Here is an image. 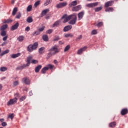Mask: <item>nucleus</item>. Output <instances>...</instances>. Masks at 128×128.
I'll return each mask as SVG.
<instances>
[{
    "label": "nucleus",
    "instance_id": "obj_1",
    "mask_svg": "<svg viewBox=\"0 0 128 128\" xmlns=\"http://www.w3.org/2000/svg\"><path fill=\"white\" fill-rule=\"evenodd\" d=\"M62 18L64 19L63 21L64 24L68 22V20H72L69 22L70 24H76V20H78L76 15V14H72V15H70L69 16H68L67 14H64L62 16Z\"/></svg>",
    "mask_w": 128,
    "mask_h": 128
},
{
    "label": "nucleus",
    "instance_id": "obj_2",
    "mask_svg": "<svg viewBox=\"0 0 128 128\" xmlns=\"http://www.w3.org/2000/svg\"><path fill=\"white\" fill-rule=\"evenodd\" d=\"M8 28V24L3 25L0 28V34L1 36H4L2 38V40L6 42L8 38V36L6 35V28Z\"/></svg>",
    "mask_w": 128,
    "mask_h": 128
},
{
    "label": "nucleus",
    "instance_id": "obj_3",
    "mask_svg": "<svg viewBox=\"0 0 128 128\" xmlns=\"http://www.w3.org/2000/svg\"><path fill=\"white\" fill-rule=\"evenodd\" d=\"M38 42H35L34 44H30L27 47V50L29 52H32L34 50H36L38 48Z\"/></svg>",
    "mask_w": 128,
    "mask_h": 128
},
{
    "label": "nucleus",
    "instance_id": "obj_4",
    "mask_svg": "<svg viewBox=\"0 0 128 128\" xmlns=\"http://www.w3.org/2000/svg\"><path fill=\"white\" fill-rule=\"evenodd\" d=\"M54 66H52V64H48L46 67H44L41 70V72L42 74H46V72L47 70H48L50 68L52 70V68H54Z\"/></svg>",
    "mask_w": 128,
    "mask_h": 128
},
{
    "label": "nucleus",
    "instance_id": "obj_5",
    "mask_svg": "<svg viewBox=\"0 0 128 128\" xmlns=\"http://www.w3.org/2000/svg\"><path fill=\"white\" fill-rule=\"evenodd\" d=\"M18 102V98H14L12 99H10L8 102H7V106H12L14 104H16Z\"/></svg>",
    "mask_w": 128,
    "mask_h": 128
},
{
    "label": "nucleus",
    "instance_id": "obj_6",
    "mask_svg": "<svg viewBox=\"0 0 128 128\" xmlns=\"http://www.w3.org/2000/svg\"><path fill=\"white\" fill-rule=\"evenodd\" d=\"M49 52H52V54H56L60 52V50L56 46H54L49 50Z\"/></svg>",
    "mask_w": 128,
    "mask_h": 128
},
{
    "label": "nucleus",
    "instance_id": "obj_7",
    "mask_svg": "<svg viewBox=\"0 0 128 128\" xmlns=\"http://www.w3.org/2000/svg\"><path fill=\"white\" fill-rule=\"evenodd\" d=\"M68 6V2H62L57 4L56 6V8H64V6Z\"/></svg>",
    "mask_w": 128,
    "mask_h": 128
},
{
    "label": "nucleus",
    "instance_id": "obj_8",
    "mask_svg": "<svg viewBox=\"0 0 128 128\" xmlns=\"http://www.w3.org/2000/svg\"><path fill=\"white\" fill-rule=\"evenodd\" d=\"M82 6L78 5L76 6L73 7L72 10V12H78L79 10H80Z\"/></svg>",
    "mask_w": 128,
    "mask_h": 128
},
{
    "label": "nucleus",
    "instance_id": "obj_9",
    "mask_svg": "<svg viewBox=\"0 0 128 128\" xmlns=\"http://www.w3.org/2000/svg\"><path fill=\"white\" fill-rule=\"evenodd\" d=\"M98 4V2H96L94 3H90L86 4L87 8H94V6H96Z\"/></svg>",
    "mask_w": 128,
    "mask_h": 128
},
{
    "label": "nucleus",
    "instance_id": "obj_10",
    "mask_svg": "<svg viewBox=\"0 0 128 128\" xmlns=\"http://www.w3.org/2000/svg\"><path fill=\"white\" fill-rule=\"evenodd\" d=\"M86 48H88V47L86 46H84L83 48H80L78 50V54H82V52H84V50H86Z\"/></svg>",
    "mask_w": 128,
    "mask_h": 128
},
{
    "label": "nucleus",
    "instance_id": "obj_11",
    "mask_svg": "<svg viewBox=\"0 0 128 128\" xmlns=\"http://www.w3.org/2000/svg\"><path fill=\"white\" fill-rule=\"evenodd\" d=\"M113 4H114V1L112 0L108 1L105 3L104 7L108 8L109 6H112Z\"/></svg>",
    "mask_w": 128,
    "mask_h": 128
},
{
    "label": "nucleus",
    "instance_id": "obj_12",
    "mask_svg": "<svg viewBox=\"0 0 128 128\" xmlns=\"http://www.w3.org/2000/svg\"><path fill=\"white\" fill-rule=\"evenodd\" d=\"M22 82H24V84H30V80L27 77L23 78Z\"/></svg>",
    "mask_w": 128,
    "mask_h": 128
},
{
    "label": "nucleus",
    "instance_id": "obj_13",
    "mask_svg": "<svg viewBox=\"0 0 128 128\" xmlns=\"http://www.w3.org/2000/svg\"><path fill=\"white\" fill-rule=\"evenodd\" d=\"M26 66H26V64H24L23 65L18 66V67H17L16 68V70H24V68H26Z\"/></svg>",
    "mask_w": 128,
    "mask_h": 128
},
{
    "label": "nucleus",
    "instance_id": "obj_14",
    "mask_svg": "<svg viewBox=\"0 0 128 128\" xmlns=\"http://www.w3.org/2000/svg\"><path fill=\"white\" fill-rule=\"evenodd\" d=\"M32 60V56H30L27 58V64H26L28 66H30V60Z\"/></svg>",
    "mask_w": 128,
    "mask_h": 128
},
{
    "label": "nucleus",
    "instance_id": "obj_15",
    "mask_svg": "<svg viewBox=\"0 0 128 128\" xmlns=\"http://www.w3.org/2000/svg\"><path fill=\"white\" fill-rule=\"evenodd\" d=\"M84 12H81L78 14V20H80L82 18H84Z\"/></svg>",
    "mask_w": 128,
    "mask_h": 128
},
{
    "label": "nucleus",
    "instance_id": "obj_16",
    "mask_svg": "<svg viewBox=\"0 0 128 128\" xmlns=\"http://www.w3.org/2000/svg\"><path fill=\"white\" fill-rule=\"evenodd\" d=\"M128 113V110L126 108H124L121 111V114L122 116H125Z\"/></svg>",
    "mask_w": 128,
    "mask_h": 128
},
{
    "label": "nucleus",
    "instance_id": "obj_17",
    "mask_svg": "<svg viewBox=\"0 0 128 128\" xmlns=\"http://www.w3.org/2000/svg\"><path fill=\"white\" fill-rule=\"evenodd\" d=\"M72 26H68L64 28V32H68L70 30H72Z\"/></svg>",
    "mask_w": 128,
    "mask_h": 128
},
{
    "label": "nucleus",
    "instance_id": "obj_18",
    "mask_svg": "<svg viewBox=\"0 0 128 128\" xmlns=\"http://www.w3.org/2000/svg\"><path fill=\"white\" fill-rule=\"evenodd\" d=\"M18 22H16L15 24L12 26L11 28L12 30H16L18 28Z\"/></svg>",
    "mask_w": 128,
    "mask_h": 128
},
{
    "label": "nucleus",
    "instance_id": "obj_19",
    "mask_svg": "<svg viewBox=\"0 0 128 128\" xmlns=\"http://www.w3.org/2000/svg\"><path fill=\"white\" fill-rule=\"evenodd\" d=\"M42 68V65H38L35 68V72H38L40 70V69Z\"/></svg>",
    "mask_w": 128,
    "mask_h": 128
},
{
    "label": "nucleus",
    "instance_id": "obj_20",
    "mask_svg": "<svg viewBox=\"0 0 128 128\" xmlns=\"http://www.w3.org/2000/svg\"><path fill=\"white\" fill-rule=\"evenodd\" d=\"M48 12H50V9H46L44 10L41 14L42 16H46V13Z\"/></svg>",
    "mask_w": 128,
    "mask_h": 128
},
{
    "label": "nucleus",
    "instance_id": "obj_21",
    "mask_svg": "<svg viewBox=\"0 0 128 128\" xmlns=\"http://www.w3.org/2000/svg\"><path fill=\"white\" fill-rule=\"evenodd\" d=\"M44 50H46V48H44V47H42L40 48L38 50L39 54H42L44 52Z\"/></svg>",
    "mask_w": 128,
    "mask_h": 128
},
{
    "label": "nucleus",
    "instance_id": "obj_22",
    "mask_svg": "<svg viewBox=\"0 0 128 128\" xmlns=\"http://www.w3.org/2000/svg\"><path fill=\"white\" fill-rule=\"evenodd\" d=\"M20 56V53H18L16 54H12L11 56V58H18V56Z\"/></svg>",
    "mask_w": 128,
    "mask_h": 128
},
{
    "label": "nucleus",
    "instance_id": "obj_23",
    "mask_svg": "<svg viewBox=\"0 0 128 128\" xmlns=\"http://www.w3.org/2000/svg\"><path fill=\"white\" fill-rule=\"evenodd\" d=\"M8 52H10L9 50H6L4 51L3 52H2V53H0V56H4V54H8Z\"/></svg>",
    "mask_w": 128,
    "mask_h": 128
},
{
    "label": "nucleus",
    "instance_id": "obj_24",
    "mask_svg": "<svg viewBox=\"0 0 128 128\" xmlns=\"http://www.w3.org/2000/svg\"><path fill=\"white\" fill-rule=\"evenodd\" d=\"M116 126V122H112L109 124V128H115Z\"/></svg>",
    "mask_w": 128,
    "mask_h": 128
},
{
    "label": "nucleus",
    "instance_id": "obj_25",
    "mask_svg": "<svg viewBox=\"0 0 128 128\" xmlns=\"http://www.w3.org/2000/svg\"><path fill=\"white\" fill-rule=\"evenodd\" d=\"M32 4L29 5L26 8V12H32Z\"/></svg>",
    "mask_w": 128,
    "mask_h": 128
},
{
    "label": "nucleus",
    "instance_id": "obj_26",
    "mask_svg": "<svg viewBox=\"0 0 128 128\" xmlns=\"http://www.w3.org/2000/svg\"><path fill=\"white\" fill-rule=\"evenodd\" d=\"M17 40H18V42H22L24 40V36H18Z\"/></svg>",
    "mask_w": 128,
    "mask_h": 128
},
{
    "label": "nucleus",
    "instance_id": "obj_27",
    "mask_svg": "<svg viewBox=\"0 0 128 128\" xmlns=\"http://www.w3.org/2000/svg\"><path fill=\"white\" fill-rule=\"evenodd\" d=\"M52 0H46L44 4V6H48L50 4H52Z\"/></svg>",
    "mask_w": 128,
    "mask_h": 128
},
{
    "label": "nucleus",
    "instance_id": "obj_28",
    "mask_svg": "<svg viewBox=\"0 0 128 128\" xmlns=\"http://www.w3.org/2000/svg\"><path fill=\"white\" fill-rule=\"evenodd\" d=\"M16 12H18V8L16 7L13 9L12 16H16Z\"/></svg>",
    "mask_w": 128,
    "mask_h": 128
},
{
    "label": "nucleus",
    "instance_id": "obj_29",
    "mask_svg": "<svg viewBox=\"0 0 128 128\" xmlns=\"http://www.w3.org/2000/svg\"><path fill=\"white\" fill-rule=\"evenodd\" d=\"M114 8H112V7H110V8H106L105 10V12H112L114 10Z\"/></svg>",
    "mask_w": 128,
    "mask_h": 128
},
{
    "label": "nucleus",
    "instance_id": "obj_30",
    "mask_svg": "<svg viewBox=\"0 0 128 128\" xmlns=\"http://www.w3.org/2000/svg\"><path fill=\"white\" fill-rule=\"evenodd\" d=\"M42 38L44 42H48V36L47 35H43Z\"/></svg>",
    "mask_w": 128,
    "mask_h": 128
},
{
    "label": "nucleus",
    "instance_id": "obj_31",
    "mask_svg": "<svg viewBox=\"0 0 128 128\" xmlns=\"http://www.w3.org/2000/svg\"><path fill=\"white\" fill-rule=\"evenodd\" d=\"M70 48V45H68L66 46L65 47L64 49V52H66L68 51Z\"/></svg>",
    "mask_w": 128,
    "mask_h": 128
},
{
    "label": "nucleus",
    "instance_id": "obj_32",
    "mask_svg": "<svg viewBox=\"0 0 128 128\" xmlns=\"http://www.w3.org/2000/svg\"><path fill=\"white\" fill-rule=\"evenodd\" d=\"M12 22V19H8V20H5L4 21V24H10V22Z\"/></svg>",
    "mask_w": 128,
    "mask_h": 128
},
{
    "label": "nucleus",
    "instance_id": "obj_33",
    "mask_svg": "<svg viewBox=\"0 0 128 128\" xmlns=\"http://www.w3.org/2000/svg\"><path fill=\"white\" fill-rule=\"evenodd\" d=\"M74 34H67L64 35V38H72Z\"/></svg>",
    "mask_w": 128,
    "mask_h": 128
},
{
    "label": "nucleus",
    "instance_id": "obj_34",
    "mask_svg": "<svg viewBox=\"0 0 128 128\" xmlns=\"http://www.w3.org/2000/svg\"><path fill=\"white\" fill-rule=\"evenodd\" d=\"M76 4H78V2H76V0H74L71 2L70 6H76Z\"/></svg>",
    "mask_w": 128,
    "mask_h": 128
},
{
    "label": "nucleus",
    "instance_id": "obj_35",
    "mask_svg": "<svg viewBox=\"0 0 128 128\" xmlns=\"http://www.w3.org/2000/svg\"><path fill=\"white\" fill-rule=\"evenodd\" d=\"M8 70V68L6 67H1L0 68V72H6Z\"/></svg>",
    "mask_w": 128,
    "mask_h": 128
},
{
    "label": "nucleus",
    "instance_id": "obj_36",
    "mask_svg": "<svg viewBox=\"0 0 128 128\" xmlns=\"http://www.w3.org/2000/svg\"><path fill=\"white\" fill-rule=\"evenodd\" d=\"M102 10V7L100 6V7H98L94 9V10L96 12H100V10Z\"/></svg>",
    "mask_w": 128,
    "mask_h": 128
},
{
    "label": "nucleus",
    "instance_id": "obj_37",
    "mask_svg": "<svg viewBox=\"0 0 128 128\" xmlns=\"http://www.w3.org/2000/svg\"><path fill=\"white\" fill-rule=\"evenodd\" d=\"M44 28H46V27L43 26L41 28H39L38 30L40 32H44Z\"/></svg>",
    "mask_w": 128,
    "mask_h": 128
},
{
    "label": "nucleus",
    "instance_id": "obj_38",
    "mask_svg": "<svg viewBox=\"0 0 128 128\" xmlns=\"http://www.w3.org/2000/svg\"><path fill=\"white\" fill-rule=\"evenodd\" d=\"M52 55H54V54H52V52H50L48 53L47 55L46 59L50 60V58Z\"/></svg>",
    "mask_w": 128,
    "mask_h": 128
},
{
    "label": "nucleus",
    "instance_id": "obj_39",
    "mask_svg": "<svg viewBox=\"0 0 128 128\" xmlns=\"http://www.w3.org/2000/svg\"><path fill=\"white\" fill-rule=\"evenodd\" d=\"M27 22H29L30 24V22H32V17H28L26 20Z\"/></svg>",
    "mask_w": 128,
    "mask_h": 128
},
{
    "label": "nucleus",
    "instance_id": "obj_40",
    "mask_svg": "<svg viewBox=\"0 0 128 128\" xmlns=\"http://www.w3.org/2000/svg\"><path fill=\"white\" fill-rule=\"evenodd\" d=\"M40 34V32L38 30V31L34 32V33H32V36H38V34Z\"/></svg>",
    "mask_w": 128,
    "mask_h": 128
},
{
    "label": "nucleus",
    "instance_id": "obj_41",
    "mask_svg": "<svg viewBox=\"0 0 128 128\" xmlns=\"http://www.w3.org/2000/svg\"><path fill=\"white\" fill-rule=\"evenodd\" d=\"M60 21L58 20L56 21V22H55L54 24H53V28H54V26H58L60 24Z\"/></svg>",
    "mask_w": 128,
    "mask_h": 128
},
{
    "label": "nucleus",
    "instance_id": "obj_42",
    "mask_svg": "<svg viewBox=\"0 0 128 128\" xmlns=\"http://www.w3.org/2000/svg\"><path fill=\"white\" fill-rule=\"evenodd\" d=\"M82 38V35H79L78 38H76V41L78 42L79 40H80Z\"/></svg>",
    "mask_w": 128,
    "mask_h": 128
},
{
    "label": "nucleus",
    "instance_id": "obj_43",
    "mask_svg": "<svg viewBox=\"0 0 128 128\" xmlns=\"http://www.w3.org/2000/svg\"><path fill=\"white\" fill-rule=\"evenodd\" d=\"M26 98V96H22L20 98V102H24V100Z\"/></svg>",
    "mask_w": 128,
    "mask_h": 128
},
{
    "label": "nucleus",
    "instance_id": "obj_44",
    "mask_svg": "<svg viewBox=\"0 0 128 128\" xmlns=\"http://www.w3.org/2000/svg\"><path fill=\"white\" fill-rule=\"evenodd\" d=\"M22 18V14L20 12H18L16 16V18Z\"/></svg>",
    "mask_w": 128,
    "mask_h": 128
},
{
    "label": "nucleus",
    "instance_id": "obj_45",
    "mask_svg": "<svg viewBox=\"0 0 128 128\" xmlns=\"http://www.w3.org/2000/svg\"><path fill=\"white\" fill-rule=\"evenodd\" d=\"M40 1H37L35 2L34 6L35 8H37L38 6H40Z\"/></svg>",
    "mask_w": 128,
    "mask_h": 128
},
{
    "label": "nucleus",
    "instance_id": "obj_46",
    "mask_svg": "<svg viewBox=\"0 0 128 128\" xmlns=\"http://www.w3.org/2000/svg\"><path fill=\"white\" fill-rule=\"evenodd\" d=\"M14 117V114H10L8 116V118H11V120H12Z\"/></svg>",
    "mask_w": 128,
    "mask_h": 128
},
{
    "label": "nucleus",
    "instance_id": "obj_47",
    "mask_svg": "<svg viewBox=\"0 0 128 128\" xmlns=\"http://www.w3.org/2000/svg\"><path fill=\"white\" fill-rule=\"evenodd\" d=\"M104 24V23L102 22H98L96 26H98V28H100Z\"/></svg>",
    "mask_w": 128,
    "mask_h": 128
},
{
    "label": "nucleus",
    "instance_id": "obj_48",
    "mask_svg": "<svg viewBox=\"0 0 128 128\" xmlns=\"http://www.w3.org/2000/svg\"><path fill=\"white\" fill-rule=\"evenodd\" d=\"M98 34V30H92L91 32V34Z\"/></svg>",
    "mask_w": 128,
    "mask_h": 128
},
{
    "label": "nucleus",
    "instance_id": "obj_49",
    "mask_svg": "<svg viewBox=\"0 0 128 128\" xmlns=\"http://www.w3.org/2000/svg\"><path fill=\"white\" fill-rule=\"evenodd\" d=\"M38 61L37 60H33L31 62V64H38Z\"/></svg>",
    "mask_w": 128,
    "mask_h": 128
},
{
    "label": "nucleus",
    "instance_id": "obj_50",
    "mask_svg": "<svg viewBox=\"0 0 128 128\" xmlns=\"http://www.w3.org/2000/svg\"><path fill=\"white\" fill-rule=\"evenodd\" d=\"M13 84L14 86H18V81L14 82Z\"/></svg>",
    "mask_w": 128,
    "mask_h": 128
},
{
    "label": "nucleus",
    "instance_id": "obj_51",
    "mask_svg": "<svg viewBox=\"0 0 128 128\" xmlns=\"http://www.w3.org/2000/svg\"><path fill=\"white\" fill-rule=\"evenodd\" d=\"M46 32L50 34H52V30L50 29Z\"/></svg>",
    "mask_w": 128,
    "mask_h": 128
},
{
    "label": "nucleus",
    "instance_id": "obj_52",
    "mask_svg": "<svg viewBox=\"0 0 128 128\" xmlns=\"http://www.w3.org/2000/svg\"><path fill=\"white\" fill-rule=\"evenodd\" d=\"M30 26H27L26 29L25 30L26 32H30Z\"/></svg>",
    "mask_w": 128,
    "mask_h": 128
},
{
    "label": "nucleus",
    "instance_id": "obj_53",
    "mask_svg": "<svg viewBox=\"0 0 128 128\" xmlns=\"http://www.w3.org/2000/svg\"><path fill=\"white\" fill-rule=\"evenodd\" d=\"M7 125H8V124L6 122H2V126H7Z\"/></svg>",
    "mask_w": 128,
    "mask_h": 128
},
{
    "label": "nucleus",
    "instance_id": "obj_54",
    "mask_svg": "<svg viewBox=\"0 0 128 128\" xmlns=\"http://www.w3.org/2000/svg\"><path fill=\"white\" fill-rule=\"evenodd\" d=\"M14 96H15V98H18V96H20V94H18V93L15 94Z\"/></svg>",
    "mask_w": 128,
    "mask_h": 128
},
{
    "label": "nucleus",
    "instance_id": "obj_55",
    "mask_svg": "<svg viewBox=\"0 0 128 128\" xmlns=\"http://www.w3.org/2000/svg\"><path fill=\"white\" fill-rule=\"evenodd\" d=\"M54 64H58V62L56 60H54Z\"/></svg>",
    "mask_w": 128,
    "mask_h": 128
},
{
    "label": "nucleus",
    "instance_id": "obj_56",
    "mask_svg": "<svg viewBox=\"0 0 128 128\" xmlns=\"http://www.w3.org/2000/svg\"><path fill=\"white\" fill-rule=\"evenodd\" d=\"M29 94H30V96H32V91H30V92H29Z\"/></svg>",
    "mask_w": 128,
    "mask_h": 128
},
{
    "label": "nucleus",
    "instance_id": "obj_57",
    "mask_svg": "<svg viewBox=\"0 0 128 128\" xmlns=\"http://www.w3.org/2000/svg\"><path fill=\"white\" fill-rule=\"evenodd\" d=\"M60 38L58 37H56V38H54V40H58Z\"/></svg>",
    "mask_w": 128,
    "mask_h": 128
},
{
    "label": "nucleus",
    "instance_id": "obj_58",
    "mask_svg": "<svg viewBox=\"0 0 128 128\" xmlns=\"http://www.w3.org/2000/svg\"><path fill=\"white\" fill-rule=\"evenodd\" d=\"M0 122H4V118L0 119Z\"/></svg>",
    "mask_w": 128,
    "mask_h": 128
},
{
    "label": "nucleus",
    "instance_id": "obj_59",
    "mask_svg": "<svg viewBox=\"0 0 128 128\" xmlns=\"http://www.w3.org/2000/svg\"><path fill=\"white\" fill-rule=\"evenodd\" d=\"M6 46V42H3L2 44V46Z\"/></svg>",
    "mask_w": 128,
    "mask_h": 128
},
{
    "label": "nucleus",
    "instance_id": "obj_60",
    "mask_svg": "<svg viewBox=\"0 0 128 128\" xmlns=\"http://www.w3.org/2000/svg\"><path fill=\"white\" fill-rule=\"evenodd\" d=\"M2 86L1 84H0V90H2Z\"/></svg>",
    "mask_w": 128,
    "mask_h": 128
},
{
    "label": "nucleus",
    "instance_id": "obj_61",
    "mask_svg": "<svg viewBox=\"0 0 128 128\" xmlns=\"http://www.w3.org/2000/svg\"><path fill=\"white\" fill-rule=\"evenodd\" d=\"M12 4H14V0H12Z\"/></svg>",
    "mask_w": 128,
    "mask_h": 128
},
{
    "label": "nucleus",
    "instance_id": "obj_62",
    "mask_svg": "<svg viewBox=\"0 0 128 128\" xmlns=\"http://www.w3.org/2000/svg\"><path fill=\"white\" fill-rule=\"evenodd\" d=\"M88 2H91V0H87Z\"/></svg>",
    "mask_w": 128,
    "mask_h": 128
},
{
    "label": "nucleus",
    "instance_id": "obj_63",
    "mask_svg": "<svg viewBox=\"0 0 128 128\" xmlns=\"http://www.w3.org/2000/svg\"><path fill=\"white\" fill-rule=\"evenodd\" d=\"M2 52V48H0V52Z\"/></svg>",
    "mask_w": 128,
    "mask_h": 128
},
{
    "label": "nucleus",
    "instance_id": "obj_64",
    "mask_svg": "<svg viewBox=\"0 0 128 128\" xmlns=\"http://www.w3.org/2000/svg\"><path fill=\"white\" fill-rule=\"evenodd\" d=\"M64 0H60V2H62Z\"/></svg>",
    "mask_w": 128,
    "mask_h": 128
}]
</instances>
